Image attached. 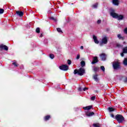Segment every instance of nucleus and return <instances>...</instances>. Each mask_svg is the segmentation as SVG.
Wrapping results in <instances>:
<instances>
[{"label": "nucleus", "instance_id": "f257e3e1", "mask_svg": "<svg viewBox=\"0 0 127 127\" xmlns=\"http://www.w3.org/2000/svg\"><path fill=\"white\" fill-rule=\"evenodd\" d=\"M110 15L112 17H113V18H116L117 19H118V20H122L124 19V15L118 14L117 13L115 12L114 10L111 11Z\"/></svg>", "mask_w": 127, "mask_h": 127}, {"label": "nucleus", "instance_id": "f03ea898", "mask_svg": "<svg viewBox=\"0 0 127 127\" xmlns=\"http://www.w3.org/2000/svg\"><path fill=\"white\" fill-rule=\"evenodd\" d=\"M73 73L75 75H76V74H78L79 76H83L85 73V69L83 67H81L78 70L75 69Z\"/></svg>", "mask_w": 127, "mask_h": 127}, {"label": "nucleus", "instance_id": "7ed1b4c3", "mask_svg": "<svg viewBox=\"0 0 127 127\" xmlns=\"http://www.w3.org/2000/svg\"><path fill=\"white\" fill-rule=\"evenodd\" d=\"M113 67L114 70H119V69H121V64L119 62H114Z\"/></svg>", "mask_w": 127, "mask_h": 127}, {"label": "nucleus", "instance_id": "20e7f679", "mask_svg": "<svg viewBox=\"0 0 127 127\" xmlns=\"http://www.w3.org/2000/svg\"><path fill=\"white\" fill-rule=\"evenodd\" d=\"M116 120L121 124L125 121V118H124L121 115H117L115 117Z\"/></svg>", "mask_w": 127, "mask_h": 127}, {"label": "nucleus", "instance_id": "39448f33", "mask_svg": "<svg viewBox=\"0 0 127 127\" xmlns=\"http://www.w3.org/2000/svg\"><path fill=\"white\" fill-rule=\"evenodd\" d=\"M108 43V37L106 35H104L102 37L101 42H100V46H103V44H107Z\"/></svg>", "mask_w": 127, "mask_h": 127}, {"label": "nucleus", "instance_id": "423d86ee", "mask_svg": "<svg viewBox=\"0 0 127 127\" xmlns=\"http://www.w3.org/2000/svg\"><path fill=\"white\" fill-rule=\"evenodd\" d=\"M59 68L61 70H63V71H67L69 69V66L66 64H64L60 66Z\"/></svg>", "mask_w": 127, "mask_h": 127}, {"label": "nucleus", "instance_id": "0eeeda50", "mask_svg": "<svg viewBox=\"0 0 127 127\" xmlns=\"http://www.w3.org/2000/svg\"><path fill=\"white\" fill-rule=\"evenodd\" d=\"M0 50H6V51H7L8 50V48L7 46L4 45H0Z\"/></svg>", "mask_w": 127, "mask_h": 127}, {"label": "nucleus", "instance_id": "6e6552de", "mask_svg": "<svg viewBox=\"0 0 127 127\" xmlns=\"http://www.w3.org/2000/svg\"><path fill=\"white\" fill-rule=\"evenodd\" d=\"M100 58L102 61H105L107 59V56L105 54H102L100 55Z\"/></svg>", "mask_w": 127, "mask_h": 127}, {"label": "nucleus", "instance_id": "1a4fd4ad", "mask_svg": "<svg viewBox=\"0 0 127 127\" xmlns=\"http://www.w3.org/2000/svg\"><path fill=\"white\" fill-rule=\"evenodd\" d=\"M98 57H95L93 58V60L92 62L91 63V64H95V63H98Z\"/></svg>", "mask_w": 127, "mask_h": 127}, {"label": "nucleus", "instance_id": "9d476101", "mask_svg": "<svg viewBox=\"0 0 127 127\" xmlns=\"http://www.w3.org/2000/svg\"><path fill=\"white\" fill-rule=\"evenodd\" d=\"M93 38L95 43H96V44H99V40H98L97 37L95 35H93Z\"/></svg>", "mask_w": 127, "mask_h": 127}, {"label": "nucleus", "instance_id": "9b49d317", "mask_svg": "<svg viewBox=\"0 0 127 127\" xmlns=\"http://www.w3.org/2000/svg\"><path fill=\"white\" fill-rule=\"evenodd\" d=\"M16 13L17 15H19V16H22L24 14L23 12L20 11H16Z\"/></svg>", "mask_w": 127, "mask_h": 127}, {"label": "nucleus", "instance_id": "f8f14e48", "mask_svg": "<svg viewBox=\"0 0 127 127\" xmlns=\"http://www.w3.org/2000/svg\"><path fill=\"white\" fill-rule=\"evenodd\" d=\"M112 2L115 5H119V0H113Z\"/></svg>", "mask_w": 127, "mask_h": 127}, {"label": "nucleus", "instance_id": "ddd939ff", "mask_svg": "<svg viewBox=\"0 0 127 127\" xmlns=\"http://www.w3.org/2000/svg\"><path fill=\"white\" fill-rule=\"evenodd\" d=\"M80 65L81 67H85L86 66V63H85V61H82L80 62Z\"/></svg>", "mask_w": 127, "mask_h": 127}, {"label": "nucleus", "instance_id": "4468645a", "mask_svg": "<svg viewBox=\"0 0 127 127\" xmlns=\"http://www.w3.org/2000/svg\"><path fill=\"white\" fill-rule=\"evenodd\" d=\"M92 106H86L85 107H83L84 110H91V109H92Z\"/></svg>", "mask_w": 127, "mask_h": 127}, {"label": "nucleus", "instance_id": "2eb2a0df", "mask_svg": "<svg viewBox=\"0 0 127 127\" xmlns=\"http://www.w3.org/2000/svg\"><path fill=\"white\" fill-rule=\"evenodd\" d=\"M123 64L125 66H127V58L124 59V60L123 61Z\"/></svg>", "mask_w": 127, "mask_h": 127}, {"label": "nucleus", "instance_id": "dca6fc26", "mask_svg": "<svg viewBox=\"0 0 127 127\" xmlns=\"http://www.w3.org/2000/svg\"><path fill=\"white\" fill-rule=\"evenodd\" d=\"M99 69H100V68L98 67H93V71H94V72H97V71H99Z\"/></svg>", "mask_w": 127, "mask_h": 127}, {"label": "nucleus", "instance_id": "f3484780", "mask_svg": "<svg viewBox=\"0 0 127 127\" xmlns=\"http://www.w3.org/2000/svg\"><path fill=\"white\" fill-rule=\"evenodd\" d=\"M94 112H90V113H88V114H87V116L88 117H92V116H94Z\"/></svg>", "mask_w": 127, "mask_h": 127}, {"label": "nucleus", "instance_id": "a211bd4d", "mask_svg": "<svg viewBox=\"0 0 127 127\" xmlns=\"http://www.w3.org/2000/svg\"><path fill=\"white\" fill-rule=\"evenodd\" d=\"M118 37L119 38V39H121L122 40H124V37L122 36V35L118 34L117 35Z\"/></svg>", "mask_w": 127, "mask_h": 127}, {"label": "nucleus", "instance_id": "6ab92c4d", "mask_svg": "<svg viewBox=\"0 0 127 127\" xmlns=\"http://www.w3.org/2000/svg\"><path fill=\"white\" fill-rule=\"evenodd\" d=\"M57 30L58 32H59V33H63L62 30H61V28H57Z\"/></svg>", "mask_w": 127, "mask_h": 127}, {"label": "nucleus", "instance_id": "aec40b11", "mask_svg": "<svg viewBox=\"0 0 127 127\" xmlns=\"http://www.w3.org/2000/svg\"><path fill=\"white\" fill-rule=\"evenodd\" d=\"M50 119V116L49 115H48L47 116H45L44 120L45 121H48Z\"/></svg>", "mask_w": 127, "mask_h": 127}, {"label": "nucleus", "instance_id": "412c9836", "mask_svg": "<svg viewBox=\"0 0 127 127\" xmlns=\"http://www.w3.org/2000/svg\"><path fill=\"white\" fill-rule=\"evenodd\" d=\"M93 8H97L98 7V3H95L92 5Z\"/></svg>", "mask_w": 127, "mask_h": 127}, {"label": "nucleus", "instance_id": "4be33fe9", "mask_svg": "<svg viewBox=\"0 0 127 127\" xmlns=\"http://www.w3.org/2000/svg\"><path fill=\"white\" fill-rule=\"evenodd\" d=\"M123 53H127V47L123 49Z\"/></svg>", "mask_w": 127, "mask_h": 127}, {"label": "nucleus", "instance_id": "5701e85b", "mask_svg": "<svg viewBox=\"0 0 127 127\" xmlns=\"http://www.w3.org/2000/svg\"><path fill=\"white\" fill-rule=\"evenodd\" d=\"M93 78L94 80H95L96 81H98V75L96 74L93 76Z\"/></svg>", "mask_w": 127, "mask_h": 127}, {"label": "nucleus", "instance_id": "b1692460", "mask_svg": "<svg viewBox=\"0 0 127 127\" xmlns=\"http://www.w3.org/2000/svg\"><path fill=\"white\" fill-rule=\"evenodd\" d=\"M108 110L109 111V112H114L115 111V110L114 109V108H112V107H109L108 108Z\"/></svg>", "mask_w": 127, "mask_h": 127}, {"label": "nucleus", "instance_id": "393cba45", "mask_svg": "<svg viewBox=\"0 0 127 127\" xmlns=\"http://www.w3.org/2000/svg\"><path fill=\"white\" fill-rule=\"evenodd\" d=\"M94 127H99L100 125L99 124H93V125Z\"/></svg>", "mask_w": 127, "mask_h": 127}, {"label": "nucleus", "instance_id": "a878e982", "mask_svg": "<svg viewBox=\"0 0 127 127\" xmlns=\"http://www.w3.org/2000/svg\"><path fill=\"white\" fill-rule=\"evenodd\" d=\"M12 65H14L15 67H17V64H16V61H14L12 63Z\"/></svg>", "mask_w": 127, "mask_h": 127}, {"label": "nucleus", "instance_id": "bb28decb", "mask_svg": "<svg viewBox=\"0 0 127 127\" xmlns=\"http://www.w3.org/2000/svg\"><path fill=\"white\" fill-rule=\"evenodd\" d=\"M100 69L103 71V72H105V66H101L100 67Z\"/></svg>", "mask_w": 127, "mask_h": 127}, {"label": "nucleus", "instance_id": "cd10ccee", "mask_svg": "<svg viewBox=\"0 0 127 127\" xmlns=\"http://www.w3.org/2000/svg\"><path fill=\"white\" fill-rule=\"evenodd\" d=\"M50 58L51 59H53L54 58V55L51 54L50 55Z\"/></svg>", "mask_w": 127, "mask_h": 127}, {"label": "nucleus", "instance_id": "c85d7f7f", "mask_svg": "<svg viewBox=\"0 0 127 127\" xmlns=\"http://www.w3.org/2000/svg\"><path fill=\"white\" fill-rule=\"evenodd\" d=\"M37 33H39L40 32V29L39 28H37L36 30Z\"/></svg>", "mask_w": 127, "mask_h": 127}, {"label": "nucleus", "instance_id": "c756f323", "mask_svg": "<svg viewBox=\"0 0 127 127\" xmlns=\"http://www.w3.org/2000/svg\"><path fill=\"white\" fill-rule=\"evenodd\" d=\"M4 11V10H3V9L0 8V14H1V13H3Z\"/></svg>", "mask_w": 127, "mask_h": 127}, {"label": "nucleus", "instance_id": "7c9ffc66", "mask_svg": "<svg viewBox=\"0 0 127 127\" xmlns=\"http://www.w3.org/2000/svg\"><path fill=\"white\" fill-rule=\"evenodd\" d=\"M71 63H72V62H71V60H67V64H68V65H71Z\"/></svg>", "mask_w": 127, "mask_h": 127}, {"label": "nucleus", "instance_id": "2f4dec72", "mask_svg": "<svg viewBox=\"0 0 127 127\" xmlns=\"http://www.w3.org/2000/svg\"><path fill=\"white\" fill-rule=\"evenodd\" d=\"M95 99H96V97L95 96H92L91 97V101H95Z\"/></svg>", "mask_w": 127, "mask_h": 127}, {"label": "nucleus", "instance_id": "473e14b6", "mask_svg": "<svg viewBox=\"0 0 127 127\" xmlns=\"http://www.w3.org/2000/svg\"><path fill=\"white\" fill-rule=\"evenodd\" d=\"M124 33L127 34V28H126L124 30Z\"/></svg>", "mask_w": 127, "mask_h": 127}, {"label": "nucleus", "instance_id": "72a5a7b5", "mask_svg": "<svg viewBox=\"0 0 127 127\" xmlns=\"http://www.w3.org/2000/svg\"><path fill=\"white\" fill-rule=\"evenodd\" d=\"M76 59L77 60L80 59V55H77Z\"/></svg>", "mask_w": 127, "mask_h": 127}, {"label": "nucleus", "instance_id": "f704fd0d", "mask_svg": "<svg viewBox=\"0 0 127 127\" xmlns=\"http://www.w3.org/2000/svg\"><path fill=\"white\" fill-rule=\"evenodd\" d=\"M117 47H119V48L122 47V45H120V44H117Z\"/></svg>", "mask_w": 127, "mask_h": 127}, {"label": "nucleus", "instance_id": "c9c22d12", "mask_svg": "<svg viewBox=\"0 0 127 127\" xmlns=\"http://www.w3.org/2000/svg\"><path fill=\"white\" fill-rule=\"evenodd\" d=\"M101 20H98V21H97V23H98V24H100V23H101Z\"/></svg>", "mask_w": 127, "mask_h": 127}, {"label": "nucleus", "instance_id": "e433bc0d", "mask_svg": "<svg viewBox=\"0 0 127 127\" xmlns=\"http://www.w3.org/2000/svg\"><path fill=\"white\" fill-rule=\"evenodd\" d=\"M88 87H85L83 89V91H86V90H88Z\"/></svg>", "mask_w": 127, "mask_h": 127}, {"label": "nucleus", "instance_id": "4c0bfd02", "mask_svg": "<svg viewBox=\"0 0 127 127\" xmlns=\"http://www.w3.org/2000/svg\"><path fill=\"white\" fill-rule=\"evenodd\" d=\"M124 82H125V83H127V77H126V78H125V79L124 80Z\"/></svg>", "mask_w": 127, "mask_h": 127}, {"label": "nucleus", "instance_id": "58836bf2", "mask_svg": "<svg viewBox=\"0 0 127 127\" xmlns=\"http://www.w3.org/2000/svg\"><path fill=\"white\" fill-rule=\"evenodd\" d=\"M80 49H81V50H83V49H84V47H83V46H81Z\"/></svg>", "mask_w": 127, "mask_h": 127}, {"label": "nucleus", "instance_id": "ea45409f", "mask_svg": "<svg viewBox=\"0 0 127 127\" xmlns=\"http://www.w3.org/2000/svg\"><path fill=\"white\" fill-rule=\"evenodd\" d=\"M111 117H112V118H115V116L114 115V114H111Z\"/></svg>", "mask_w": 127, "mask_h": 127}, {"label": "nucleus", "instance_id": "a19ab883", "mask_svg": "<svg viewBox=\"0 0 127 127\" xmlns=\"http://www.w3.org/2000/svg\"><path fill=\"white\" fill-rule=\"evenodd\" d=\"M78 91H82V88H81V87H79V88H78Z\"/></svg>", "mask_w": 127, "mask_h": 127}, {"label": "nucleus", "instance_id": "79ce46f5", "mask_svg": "<svg viewBox=\"0 0 127 127\" xmlns=\"http://www.w3.org/2000/svg\"><path fill=\"white\" fill-rule=\"evenodd\" d=\"M121 55L122 57H124V53H121Z\"/></svg>", "mask_w": 127, "mask_h": 127}, {"label": "nucleus", "instance_id": "37998d69", "mask_svg": "<svg viewBox=\"0 0 127 127\" xmlns=\"http://www.w3.org/2000/svg\"><path fill=\"white\" fill-rule=\"evenodd\" d=\"M40 37H43V34H41Z\"/></svg>", "mask_w": 127, "mask_h": 127}, {"label": "nucleus", "instance_id": "c03bdc74", "mask_svg": "<svg viewBox=\"0 0 127 127\" xmlns=\"http://www.w3.org/2000/svg\"><path fill=\"white\" fill-rule=\"evenodd\" d=\"M51 19H53V20H55V19L54 17L51 18Z\"/></svg>", "mask_w": 127, "mask_h": 127}, {"label": "nucleus", "instance_id": "a18cd8bd", "mask_svg": "<svg viewBox=\"0 0 127 127\" xmlns=\"http://www.w3.org/2000/svg\"><path fill=\"white\" fill-rule=\"evenodd\" d=\"M45 41H47V40H45Z\"/></svg>", "mask_w": 127, "mask_h": 127}]
</instances>
